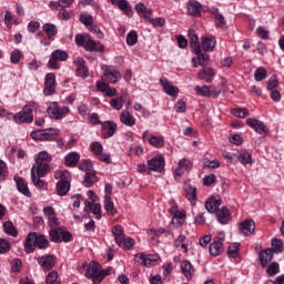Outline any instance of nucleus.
<instances>
[{"instance_id": "f257e3e1", "label": "nucleus", "mask_w": 284, "mask_h": 284, "mask_svg": "<svg viewBox=\"0 0 284 284\" xmlns=\"http://www.w3.org/2000/svg\"><path fill=\"white\" fill-rule=\"evenodd\" d=\"M48 172H50V165H48V162H39L32 165L31 181L36 187L41 190L48 185L45 181L41 180L43 176H45V174H48Z\"/></svg>"}, {"instance_id": "f03ea898", "label": "nucleus", "mask_w": 284, "mask_h": 284, "mask_svg": "<svg viewBox=\"0 0 284 284\" xmlns=\"http://www.w3.org/2000/svg\"><path fill=\"white\" fill-rule=\"evenodd\" d=\"M75 43L80 48L83 45L87 52H103L105 50V47L103 44L94 42V40H92V37H90V34L88 33L77 34Z\"/></svg>"}, {"instance_id": "7ed1b4c3", "label": "nucleus", "mask_w": 284, "mask_h": 284, "mask_svg": "<svg viewBox=\"0 0 284 284\" xmlns=\"http://www.w3.org/2000/svg\"><path fill=\"white\" fill-rule=\"evenodd\" d=\"M87 278H92L94 284H101L105 276H110V268L101 270V264L97 262H91L88 266Z\"/></svg>"}, {"instance_id": "20e7f679", "label": "nucleus", "mask_w": 284, "mask_h": 284, "mask_svg": "<svg viewBox=\"0 0 284 284\" xmlns=\"http://www.w3.org/2000/svg\"><path fill=\"white\" fill-rule=\"evenodd\" d=\"M54 179L59 180L57 183L58 196H65V194L70 192V172L57 171L54 173Z\"/></svg>"}, {"instance_id": "39448f33", "label": "nucleus", "mask_w": 284, "mask_h": 284, "mask_svg": "<svg viewBox=\"0 0 284 284\" xmlns=\"http://www.w3.org/2000/svg\"><path fill=\"white\" fill-rule=\"evenodd\" d=\"M33 110L34 102H31L13 116V121H16V123H32V121H34Z\"/></svg>"}, {"instance_id": "423d86ee", "label": "nucleus", "mask_w": 284, "mask_h": 284, "mask_svg": "<svg viewBox=\"0 0 284 284\" xmlns=\"http://www.w3.org/2000/svg\"><path fill=\"white\" fill-rule=\"evenodd\" d=\"M49 236L53 243H70L72 241V233L58 226L49 232Z\"/></svg>"}, {"instance_id": "0eeeda50", "label": "nucleus", "mask_w": 284, "mask_h": 284, "mask_svg": "<svg viewBox=\"0 0 284 284\" xmlns=\"http://www.w3.org/2000/svg\"><path fill=\"white\" fill-rule=\"evenodd\" d=\"M49 116L51 119L61 120L68 112H70V108L68 106H60L59 102H51L47 110Z\"/></svg>"}, {"instance_id": "6e6552de", "label": "nucleus", "mask_w": 284, "mask_h": 284, "mask_svg": "<svg viewBox=\"0 0 284 284\" xmlns=\"http://www.w3.org/2000/svg\"><path fill=\"white\" fill-rule=\"evenodd\" d=\"M57 129H44L31 132V138L34 141H52L53 136L58 134Z\"/></svg>"}, {"instance_id": "1a4fd4ad", "label": "nucleus", "mask_w": 284, "mask_h": 284, "mask_svg": "<svg viewBox=\"0 0 284 284\" xmlns=\"http://www.w3.org/2000/svg\"><path fill=\"white\" fill-rule=\"evenodd\" d=\"M101 70L104 72L103 77L109 83H119L121 80V73L113 67L103 64Z\"/></svg>"}, {"instance_id": "9d476101", "label": "nucleus", "mask_w": 284, "mask_h": 284, "mask_svg": "<svg viewBox=\"0 0 284 284\" xmlns=\"http://www.w3.org/2000/svg\"><path fill=\"white\" fill-rule=\"evenodd\" d=\"M135 263L144 265V267H152L159 261V255H146L145 253H138L134 255Z\"/></svg>"}, {"instance_id": "9b49d317", "label": "nucleus", "mask_w": 284, "mask_h": 284, "mask_svg": "<svg viewBox=\"0 0 284 284\" xmlns=\"http://www.w3.org/2000/svg\"><path fill=\"white\" fill-rule=\"evenodd\" d=\"M193 164L192 161L187 159H181L178 163V168L174 170V176L175 179H181L184 174H187L190 170H192Z\"/></svg>"}, {"instance_id": "f8f14e48", "label": "nucleus", "mask_w": 284, "mask_h": 284, "mask_svg": "<svg viewBox=\"0 0 284 284\" xmlns=\"http://www.w3.org/2000/svg\"><path fill=\"white\" fill-rule=\"evenodd\" d=\"M194 90H195L197 97L216 98L221 94V90H219L216 88L209 87V85H202V87L196 85L194 88Z\"/></svg>"}, {"instance_id": "ddd939ff", "label": "nucleus", "mask_w": 284, "mask_h": 284, "mask_svg": "<svg viewBox=\"0 0 284 284\" xmlns=\"http://www.w3.org/2000/svg\"><path fill=\"white\" fill-rule=\"evenodd\" d=\"M160 85L163 88V92L169 97H173V99H176V97H179L178 87L172 84V82H170L168 78H161Z\"/></svg>"}, {"instance_id": "4468645a", "label": "nucleus", "mask_w": 284, "mask_h": 284, "mask_svg": "<svg viewBox=\"0 0 284 284\" xmlns=\"http://www.w3.org/2000/svg\"><path fill=\"white\" fill-rule=\"evenodd\" d=\"M44 97H52V94H54V85H57V75H54V73H48L44 77Z\"/></svg>"}, {"instance_id": "2eb2a0df", "label": "nucleus", "mask_w": 284, "mask_h": 284, "mask_svg": "<svg viewBox=\"0 0 284 284\" xmlns=\"http://www.w3.org/2000/svg\"><path fill=\"white\" fill-rule=\"evenodd\" d=\"M37 261L43 272H50L57 263V258L53 255H42Z\"/></svg>"}, {"instance_id": "dca6fc26", "label": "nucleus", "mask_w": 284, "mask_h": 284, "mask_svg": "<svg viewBox=\"0 0 284 284\" xmlns=\"http://www.w3.org/2000/svg\"><path fill=\"white\" fill-rule=\"evenodd\" d=\"M148 168L151 172L161 173L163 170H165V159L162 156H155L148 161Z\"/></svg>"}, {"instance_id": "f3484780", "label": "nucleus", "mask_w": 284, "mask_h": 284, "mask_svg": "<svg viewBox=\"0 0 284 284\" xmlns=\"http://www.w3.org/2000/svg\"><path fill=\"white\" fill-rule=\"evenodd\" d=\"M246 125L252 128L257 134H267V126H265V123L261 122V120L248 118L246 120Z\"/></svg>"}, {"instance_id": "a211bd4d", "label": "nucleus", "mask_w": 284, "mask_h": 284, "mask_svg": "<svg viewBox=\"0 0 284 284\" xmlns=\"http://www.w3.org/2000/svg\"><path fill=\"white\" fill-rule=\"evenodd\" d=\"M256 230V223H254V220H244L240 223V232L244 236H252Z\"/></svg>"}, {"instance_id": "6ab92c4d", "label": "nucleus", "mask_w": 284, "mask_h": 284, "mask_svg": "<svg viewBox=\"0 0 284 284\" xmlns=\"http://www.w3.org/2000/svg\"><path fill=\"white\" fill-rule=\"evenodd\" d=\"M44 216L48 219V225L53 230L59 227V219H57V213L52 206H47L43 209Z\"/></svg>"}, {"instance_id": "aec40b11", "label": "nucleus", "mask_w": 284, "mask_h": 284, "mask_svg": "<svg viewBox=\"0 0 284 284\" xmlns=\"http://www.w3.org/2000/svg\"><path fill=\"white\" fill-rule=\"evenodd\" d=\"M84 212L85 214H94L95 219L101 220V205L99 203L90 202L89 200H85L84 202Z\"/></svg>"}, {"instance_id": "412c9836", "label": "nucleus", "mask_w": 284, "mask_h": 284, "mask_svg": "<svg viewBox=\"0 0 284 284\" xmlns=\"http://www.w3.org/2000/svg\"><path fill=\"white\" fill-rule=\"evenodd\" d=\"M215 216L222 225H227L230 221H232V215L230 214V209L226 206H223L222 209L217 210L215 212Z\"/></svg>"}, {"instance_id": "4be33fe9", "label": "nucleus", "mask_w": 284, "mask_h": 284, "mask_svg": "<svg viewBox=\"0 0 284 284\" xmlns=\"http://www.w3.org/2000/svg\"><path fill=\"white\" fill-rule=\"evenodd\" d=\"M37 248V232L29 233L24 242V252L32 254Z\"/></svg>"}, {"instance_id": "5701e85b", "label": "nucleus", "mask_w": 284, "mask_h": 284, "mask_svg": "<svg viewBox=\"0 0 284 284\" xmlns=\"http://www.w3.org/2000/svg\"><path fill=\"white\" fill-rule=\"evenodd\" d=\"M203 6L196 0H189L186 4L187 14L191 17H201Z\"/></svg>"}, {"instance_id": "b1692460", "label": "nucleus", "mask_w": 284, "mask_h": 284, "mask_svg": "<svg viewBox=\"0 0 284 284\" xmlns=\"http://www.w3.org/2000/svg\"><path fill=\"white\" fill-rule=\"evenodd\" d=\"M120 121L123 125H126V128H134V125H136V118H134V115H132L128 110H123L121 112Z\"/></svg>"}, {"instance_id": "393cba45", "label": "nucleus", "mask_w": 284, "mask_h": 284, "mask_svg": "<svg viewBox=\"0 0 284 284\" xmlns=\"http://www.w3.org/2000/svg\"><path fill=\"white\" fill-rule=\"evenodd\" d=\"M272 258H274V253L271 248L263 250L258 254V260L262 267H267V265L272 263Z\"/></svg>"}, {"instance_id": "a878e982", "label": "nucleus", "mask_w": 284, "mask_h": 284, "mask_svg": "<svg viewBox=\"0 0 284 284\" xmlns=\"http://www.w3.org/2000/svg\"><path fill=\"white\" fill-rule=\"evenodd\" d=\"M112 234L114 236V241L119 247L123 245V241H125V231L123 230V226L115 225L112 227Z\"/></svg>"}, {"instance_id": "bb28decb", "label": "nucleus", "mask_w": 284, "mask_h": 284, "mask_svg": "<svg viewBox=\"0 0 284 284\" xmlns=\"http://www.w3.org/2000/svg\"><path fill=\"white\" fill-rule=\"evenodd\" d=\"M223 203V201H221V199H216V197H211L205 202V210L210 213V214H214V212H219V207H221V204Z\"/></svg>"}, {"instance_id": "cd10ccee", "label": "nucleus", "mask_w": 284, "mask_h": 284, "mask_svg": "<svg viewBox=\"0 0 284 284\" xmlns=\"http://www.w3.org/2000/svg\"><path fill=\"white\" fill-rule=\"evenodd\" d=\"M196 58H193V68H199V65L205 67L207 65V61H210V54L201 52H195Z\"/></svg>"}, {"instance_id": "c85d7f7f", "label": "nucleus", "mask_w": 284, "mask_h": 284, "mask_svg": "<svg viewBox=\"0 0 284 284\" xmlns=\"http://www.w3.org/2000/svg\"><path fill=\"white\" fill-rule=\"evenodd\" d=\"M201 45L204 52H212L216 48V39L214 37H203Z\"/></svg>"}, {"instance_id": "c756f323", "label": "nucleus", "mask_w": 284, "mask_h": 284, "mask_svg": "<svg viewBox=\"0 0 284 284\" xmlns=\"http://www.w3.org/2000/svg\"><path fill=\"white\" fill-rule=\"evenodd\" d=\"M102 129L104 139H110L116 132V123L106 121L102 124Z\"/></svg>"}, {"instance_id": "7c9ffc66", "label": "nucleus", "mask_w": 284, "mask_h": 284, "mask_svg": "<svg viewBox=\"0 0 284 284\" xmlns=\"http://www.w3.org/2000/svg\"><path fill=\"white\" fill-rule=\"evenodd\" d=\"M181 270L182 274L187 278V281H191L192 276L194 275V266L190 261H183L181 263Z\"/></svg>"}, {"instance_id": "2f4dec72", "label": "nucleus", "mask_w": 284, "mask_h": 284, "mask_svg": "<svg viewBox=\"0 0 284 284\" xmlns=\"http://www.w3.org/2000/svg\"><path fill=\"white\" fill-rule=\"evenodd\" d=\"M111 3L112 6H118L129 17H132V7L125 0H111Z\"/></svg>"}, {"instance_id": "473e14b6", "label": "nucleus", "mask_w": 284, "mask_h": 284, "mask_svg": "<svg viewBox=\"0 0 284 284\" xmlns=\"http://www.w3.org/2000/svg\"><path fill=\"white\" fill-rule=\"evenodd\" d=\"M17 189L21 192L24 196L30 199L32 196V193H30V189H28V183H26V180L22 178L16 179Z\"/></svg>"}, {"instance_id": "72a5a7b5", "label": "nucleus", "mask_w": 284, "mask_h": 284, "mask_svg": "<svg viewBox=\"0 0 284 284\" xmlns=\"http://www.w3.org/2000/svg\"><path fill=\"white\" fill-rule=\"evenodd\" d=\"M42 30L50 41H54V36L59 33V29L53 23H44Z\"/></svg>"}, {"instance_id": "f704fd0d", "label": "nucleus", "mask_w": 284, "mask_h": 284, "mask_svg": "<svg viewBox=\"0 0 284 284\" xmlns=\"http://www.w3.org/2000/svg\"><path fill=\"white\" fill-rule=\"evenodd\" d=\"M135 10L140 17L143 19H152V10L148 7H145L144 3H138L135 6Z\"/></svg>"}, {"instance_id": "c9c22d12", "label": "nucleus", "mask_w": 284, "mask_h": 284, "mask_svg": "<svg viewBox=\"0 0 284 284\" xmlns=\"http://www.w3.org/2000/svg\"><path fill=\"white\" fill-rule=\"evenodd\" d=\"M197 79H201L202 81H206V83H212L214 79V69L206 68L199 72Z\"/></svg>"}, {"instance_id": "e433bc0d", "label": "nucleus", "mask_w": 284, "mask_h": 284, "mask_svg": "<svg viewBox=\"0 0 284 284\" xmlns=\"http://www.w3.org/2000/svg\"><path fill=\"white\" fill-rule=\"evenodd\" d=\"M223 250V241L221 240H215L213 243H211L209 247V252L211 256H219Z\"/></svg>"}, {"instance_id": "4c0bfd02", "label": "nucleus", "mask_w": 284, "mask_h": 284, "mask_svg": "<svg viewBox=\"0 0 284 284\" xmlns=\"http://www.w3.org/2000/svg\"><path fill=\"white\" fill-rule=\"evenodd\" d=\"M190 43L191 48H193V52H201V44L199 43V36L194 30H189Z\"/></svg>"}, {"instance_id": "58836bf2", "label": "nucleus", "mask_w": 284, "mask_h": 284, "mask_svg": "<svg viewBox=\"0 0 284 284\" xmlns=\"http://www.w3.org/2000/svg\"><path fill=\"white\" fill-rule=\"evenodd\" d=\"M79 159H81V155L77 152H71L64 156L68 168H74L79 163Z\"/></svg>"}, {"instance_id": "ea45409f", "label": "nucleus", "mask_w": 284, "mask_h": 284, "mask_svg": "<svg viewBox=\"0 0 284 284\" xmlns=\"http://www.w3.org/2000/svg\"><path fill=\"white\" fill-rule=\"evenodd\" d=\"M82 183H83L84 187H92V185H94V183H97V172L88 171L84 175V180Z\"/></svg>"}, {"instance_id": "a19ab883", "label": "nucleus", "mask_w": 284, "mask_h": 284, "mask_svg": "<svg viewBox=\"0 0 284 284\" xmlns=\"http://www.w3.org/2000/svg\"><path fill=\"white\" fill-rule=\"evenodd\" d=\"M239 161L242 163V165H252V154L247 151H240L236 154Z\"/></svg>"}, {"instance_id": "79ce46f5", "label": "nucleus", "mask_w": 284, "mask_h": 284, "mask_svg": "<svg viewBox=\"0 0 284 284\" xmlns=\"http://www.w3.org/2000/svg\"><path fill=\"white\" fill-rule=\"evenodd\" d=\"M185 223V212L183 211H175L174 216L172 219V225L175 227H181Z\"/></svg>"}, {"instance_id": "37998d69", "label": "nucleus", "mask_w": 284, "mask_h": 284, "mask_svg": "<svg viewBox=\"0 0 284 284\" xmlns=\"http://www.w3.org/2000/svg\"><path fill=\"white\" fill-rule=\"evenodd\" d=\"M271 250L273 254H281L284 250L283 240L273 239L271 242Z\"/></svg>"}, {"instance_id": "c03bdc74", "label": "nucleus", "mask_w": 284, "mask_h": 284, "mask_svg": "<svg viewBox=\"0 0 284 284\" xmlns=\"http://www.w3.org/2000/svg\"><path fill=\"white\" fill-rule=\"evenodd\" d=\"M3 230H4L6 234H8L9 236L16 237L19 235V232L14 227V224L12 223V221L4 222Z\"/></svg>"}, {"instance_id": "a18cd8bd", "label": "nucleus", "mask_w": 284, "mask_h": 284, "mask_svg": "<svg viewBox=\"0 0 284 284\" xmlns=\"http://www.w3.org/2000/svg\"><path fill=\"white\" fill-rule=\"evenodd\" d=\"M52 162V155L48 151H41L36 158V163H50Z\"/></svg>"}, {"instance_id": "49530a36", "label": "nucleus", "mask_w": 284, "mask_h": 284, "mask_svg": "<svg viewBox=\"0 0 284 284\" xmlns=\"http://www.w3.org/2000/svg\"><path fill=\"white\" fill-rule=\"evenodd\" d=\"M104 210L108 214H114V202H112V196L110 194L104 195Z\"/></svg>"}, {"instance_id": "de8ad7c7", "label": "nucleus", "mask_w": 284, "mask_h": 284, "mask_svg": "<svg viewBox=\"0 0 284 284\" xmlns=\"http://www.w3.org/2000/svg\"><path fill=\"white\" fill-rule=\"evenodd\" d=\"M48 245L49 242L45 236L36 233V247H39V250H47Z\"/></svg>"}, {"instance_id": "09e8293b", "label": "nucleus", "mask_w": 284, "mask_h": 284, "mask_svg": "<svg viewBox=\"0 0 284 284\" xmlns=\"http://www.w3.org/2000/svg\"><path fill=\"white\" fill-rule=\"evenodd\" d=\"M149 143L151 145H153V148H163L165 145V140L163 139V136H154V135H152L149 139Z\"/></svg>"}, {"instance_id": "8fccbe9b", "label": "nucleus", "mask_w": 284, "mask_h": 284, "mask_svg": "<svg viewBox=\"0 0 284 284\" xmlns=\"http://www.w3.org/2000/svg\"><path fill=\"white\" fill-rule=\"evenodd\" d=\"M52 59H55L58 61H68V52L63 50H54L52 53Z\"/></svg>"}, {"instance_id": "3c124183", "label": "nucleus", "mask_w": 284, "mask_h": 284, "mask_svg": "<svg viewBox=\"0 0 284 284\" xmlns=\"http://www.w3.org/2000/svg\"><path fill=\"white\" fill-rule=\"evenodd\" d=\"M47 284H61L59 273L57 271H52L47 275Z\"/></svg>"}, {"instance_id": "603ef678", "label": "nucleus", "mask_w": 284, "mask_h": 284, "mask_svg": "<svg viewBox=\"0 0 284 284\" xmlns=\"http://www.w3.org/2000/svg\"><path fill=\"white\" fill-rule=\"evenodd\" d=\"M90 150L94 154L95 158H98L103 152V144L100 142H92L90 144Z\"/></svg>"}, {"instance_id": "864d4df0", "label": "nucleus", "mask_w": 284, "mask_h": 284, "mask_svg": "<svg viewBox=\"0 0 284 284\" xmlns=\"http://www.w3.org/2000/svg\"><path fill=\"white\" fill-rule=\"evenodd\" d=\"M232 114L234 116H237L239 119H245L250 116V111H247V109L245 108H239V109H233Z\"/></svg>"}, {"instance_id": "5fc2aeb1", "label": "nucleus", "mask_w": 284, "mask_h": 284, "mask_svg": "<svg viewBox=\"0 0 284 284\" xmlns=\"http://www.w3.org/2000/svg\"><path fill=\"white\" fill-rule=\"evenodd\" d=\"M239 247H241V244L233 243L227 248V254L231 258H236L239 256Z\"/></svg>"}, {"instance_id": "6e6d98bb", "label": "nucleus", "mask_w": 284, "mask_h": 284, "mask_svg": "<svg viewBox=\"0 0 284 284\" xmlns=\"http://www.w3.org/2000/svg\"><path fill=\"white\" fill-rule=\"evenodd\" d=\"M184 190L189 196V201H196V189L191 184H185Z\"/></svg>"}, {"instance_id": "4d7b16f0", "label": "nucleus", "mask_w": 284, "mask_h": 284, "mask_svg": "<svg viewBox=\"0 0 284 284\" xmlns=\"http://www.w3.org/2000/svg\"><path fill=\"white\" fill-rule=\"evenodd\" d=\"M110 105H111V108H113V110H122V108H123V97L113 98L110 101Z\"/></svg>"}, {"instance_id": "13d9d810", "label": "nucleus", "mask_w": 284, "mask_h": 284, "mask_svg": "<svg viewBox=\"0 0 284 284\" xmlns=\"http://www.w3.org/2000/svg\"><path fill=\"white\" fill-rule=\"evenodd\" d=\"M266 77H267V70H265V68H258L254 72L255 81H263V79H266Z\"/></svg>"}, {"instance_id": "bf43d9fd", "label": "nucleus", "mask_w": 284, "mask_h": 284, "mask_svg": "<svg viewBox=\"0 0 284 284\" xmlns=\"http://www.w3.org/2000/svg\"><path fill=\"white\" fill-rule=\"evenodd\" d=\"M10 241L0 237V254H8L10 252Z\"/></svg>"}, {"instance_id": "052dcab7", "label": "nucleus", "mask_w": 284, "mask_h": 284, "mask_svg": "<svg viewBox=\"0 0 284 284\" xmlns=\"http://www.w3.org/2000/svg\"><path fill=\"white\" fill-rule=\"evenodd\" d=\"M139 41V36L136 34V31H131L126 36V43L128 45H136V42Z\"/></svg>"}, {"instance_id": "680f3d73", "label": "nucleus", "mask_w": 284, "mask_h": 284, "mask_svg": "<svg viewBox=\"0 0 284 284\" xmlns=\"http://www.w3.org/2000/svg\"><path fill=\"white\" fill-rule=\"evenodd\" d=\"M185 235H180L175 242H174V246L175 247H182V250H184L185 253H187V245H185Z\"/></svg>"}, {"instance_id": "e2e57ef3", "label": "nucleus", "mask_w": 284, "mask_h": 284, "mask_svg": "<svg viewBox=\"0 0 284 284\" xmlns=\"http://www.w3.org/2000/svg\"><path fill=\"white\" fill-rule=\"evenodd\" d=\"M148 234L150 236H162V234H170V229H158V230H154V229H150L148 231Z\"/></svg>"}, {"instance_id": "0e129e2a", "label": "nucleus", "mask_w": 284, "mask_h": 284, "mask_svg": "<svg viewBox=\"0 0 284 284\" xmlns=\"http://www.w3.org/2000/svg\"><path fill=\"white\" fill-rule=\"evenodd\" d=\"M10 61L13 64L19 63V61H21V51L19 49H16L11 52L10 54Z\"/></svg>"}, {"instance_id": "69168bd1", "label": "nucleus", "mask_w": 284, "mask_h": 284, "mask_svg": "<svg viewBox=\"0 0 284 284\" xmlns=\"http://www.w3.org/2000/svg\"><path fill=\"white\" fill-rule=\"evenodd\" d=\"M280 266L277 262H273L266 270V274H268V276H276V273L278 272Z\"/></svg>"}, {"instance_id": "338daca9", "label": "nucleus", "mask_w": 284, "mask_h": 284, "mask_svg": "<svg viewBox=\"0 0 284 284\" xmlns=\"http://www.w3.org/2000/svg\"><path fill=\"white\" fill-rule=\"evenodd\" d=\"M80 21L81 23H83V26H92V22H93V18L91 14H88V13H81L80 14Z\"/></svg>"}, {"instance_id": "774afa93", "label": "nucleus", "mask_w": 284, "mask_h": 284, "mask_svg": "<svg viewBox=\"0 0 284 284\" xmlns=\"http://www.w3.org/2000/svg\"><path fill=\"white\" fill-rule=\"evenodd\" d=\"M79 169L82 170V172H93L92 171V161L84 160L80 163Z\"/></svg>"}]
</instances>
